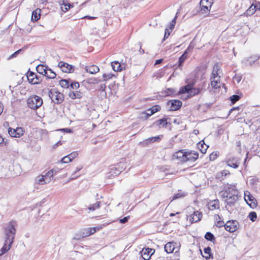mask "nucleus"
I'll return each mask as SVG.
<instances>
[{
    "label": "nucleus",
    "mask_w": 260,
    "mask_h": 260,
    "mask_svg": "<svg viewBox=\"0 0 260 260\" xmlns=\"http://www.w3.org/2000/svg\"><path fill=\"white\" fill-rule=\"evenodd\" d=\"M222 198H226L225 200L228 205L233 206L238 199V191L235 185H230L225 190L219 192Z\"/></svg>",
    "instance_id": "obj_1"
},
{
    "label": "nucleus",
    "mask_w": 260,
    "mask_h": 260,
    "mask_svg": "<svg viewBox=\"0 0 260 260\" xmlns=\"http://www.w3.org/2000/svg\"><path fill=\"white\" fill-rule=\"evenodd\" d=\"M16 225L17 223L15 221H11L6 225L5 229V240L6 242L13 244L16 234Z\"/></svg>",
    "instance_id": "obj_2"
},
{
    "label": "nucleus",
    "mask_w": 260,
    "mask_h": 260,
    "mask_svg": "<svg viewBox=\"0 0 260 260\" xmlns=\"http://www.w3.org/2000/svg\"><path fill=\"white\" fill-rule=\"evenodd\" d=\"M42 99L36 95L30 96L27 100V104L29 108L33 110H36L40 108L43 104Z\"/></svg>",
    "instance_id": "obj_3"
},
{
    "label": "nucleus",
    "mask_w": 260,
    "mask_h": 260,
    "mask_svg": "<svg viewBox=\"0 0 260 260\" xmlns=\"http://www.w3.org/2000/svg\"><path fill=\"white\" fill-rule=\"evenodd\" d=\"M48 96L55 104L61 103L64 99L63 94L54 89H51L48 91Z\"/></svg>",
    "instance_id": "obj_4"
},
{
    "label": "nucleus",
    "mask_w": 260,
    "mask_h": 260,
    "mask_svg": "<svg viewBox=\"0 0 260 260\" xmlns=\"http://www.w3.org/2000/svg\"><path fill=\"white\" fill-rule=\"evenodd\" d=\"M214 0H201L200 2L201 11L203 13L210 11Z\"/></svg>",
    "instance_id": "obj_5"
},
{
    "label": "nucleus",
    "mask_w": 260,
    "mask_h": 260,
    "mask_svg": "<svg viewBox=\"0 0 260 260\" xmlns=\"http://www.w3.org/2000/svg\"><path fill=\"white\" fill-rule=\"evenodd\" d=\"M244 200L251 208H254L256 207V200L248 191L244 192Z\"/></svg>",
    "instance_id": "obj_6"
},
{
    "label": "nucleus",
    "mask_w": 260,
    "mask_h": 260,
    "mask_svg": "<svg viewBox=\"0 0 260 260\" xmlns=\"http://www.w3.org/2000/svg\"><path fill=\"white\" fill-rule=\"evenodd\" d=\"M24 130L21 127H17L16 128L9 127L8 129V133L11 137L20 138L23 135Z\"/></svg>",
    "instance_id": "obj_7"
},
{
    "label": "nucleus",
    "mask_w": 260,
    "mask_h": 260,
    "mask_svg": "<svg viewBox=\"0 0 260 260\" xmlns=\"http://www.w3.org/2000/svg\"><path fill=\"white\" fill-rule=\"evenodd\" d=\"M193 46H191V44L187 48V49L185 50L182 55L179 58L177 63H176L175 66H176V68H179V69H182V66L184 61L187 58V54L188 52L192 50L193 48Z\"/></svg>",
    "instance_id": "obj_8"
},
{
    "label": "nucleus",
    "mask_w": 260,
    "mask_h": 260,
    "mask_svg": "<svg viewBox=\"0 0 260 260\" xmlns=\"http://www.w3.org/2000/svg\"><path fill=\"white\" fill-rule=\"evenodd\" d=\"M238 222L236 220L228 221L224 225L225 229L230 232L233 233L237 230Z\"/></svg>",
    "instance_id": "obj_9"
},
{
    "label": "nucleus",
    "mask_w": 260,
    "mask_h": 260,
    "mask_svg": "<svg viewBox=\"0 0 260 260\" xmlns=\"http://www.w3.org/2000/svg\"><path fill=\"white\" fill-rule=\"evenodd\" d=\"M155 252V249L152 248H143L141 251L142 258L145 260H149L153 254Z\"/></svg>",
    "instance_id": "obj_10"
},
{
    "label": "nucleus",
    "mask_w": 260,
    "mask_h": 260,
    "mask_svg": "<svg viewBox=\"0 0 260 260\" xmlns=\"http://www.w3.org/2000/svg\"><path fill=\"white\" fill-rule=\"evenodd\" d=\"M210 86L214 92H216L217 90L220 88L222 85L220 82V78H210ZM224 86V84H223Z\"/></svg>",
    "instance_id": "obj_11"
},
{
    "label": "nucleus",
    "mask_w": 260,
    "mask_h": 260,
    "mask_svg": "<svg viewBox=\"0 0 260 260\" xmlns=\"http://www.w3.org/2000/svg\"><path fill=\"white\" fill-rule=\"evenodd\" d=\"M167 105L170 106L171 111H176L179 109L182 106V102L179 100H172L168 102Z\"/></svg>",
    "instance_id": "obj_12"
},
{
    "label": "nucleus",
    "mask_w": 260,
    "mask_h": 260,
    "mask_svg": "<svg viewBox=\"0 0 260 260\" xmlns=\"http://www.w3.org/2000/svg\"><path fill=\"white\" fill-rule=\"evenodd\" d=\"M58 66L64 73H71L74 71V67L72 65L63 61H60Z\"/></svg>",
    "instance_id": "obj_13"
},
{
    "label": "nucleus",
    "mask_w": 260,
    "mask_h": 260,
    "mask_svg": "<svg viewBox=\"0 0 260 260\" xmlns=\"http://www.w3.org/2000/svg\"><path fill=\"white\" fill-rule=\"evenodd\" d=\"M198 154L194 151H186L185 153L184 162H194L198 158Z\"/></svg>",
    "instance_id": "obj_14"
},
{
    "label": "nucleus",
    "mask_w": 260,
    "mask_h": 260,
    "mask_svg": "<svg viewBox=\"0 0 260 260\" xmlns=\"http://www.w3.org/2000/svg\"><path fill=\"white\" fill-rule=\"evenodd\" d=\"M205 87V84L204 82L199 85L197 88H192L190 86V95L194 96L201 93L204 90Z\"/></svg>",
    "instance_id": "obj_15"
},
{
    "label": "nucleus",
    "mask_w": 260,
    "mask_h": 260,
    "mask_svg": "<svg viewBox=\"0 0 260 260\" xmlns=\"http://www.w3.org/2000/svg\"><path fill=\"white\" fill-rule=\"evenodd\" d=\"M202 213L199 211H194L193 213L188 216L187 219L191 222H197L201 219Z\"/></svg>",
    "instance_id": "obj_16"
},
{
    "label": "nucleus",
    "mask_w": 260,
    "mask_h": 260,
    "mask_svg": "<svg viewBox=\"0 0 260 260\" xmlns=\"http://www.w3.org/2000/svg\"><path fill=\"white\" fill-rule=\"evenodd\" d=\"M221 73V67L218 63H215L213 67L212 76L210 78H220Z\"/></svg>",
    "instance_id": "obj_17"
},
{
    "label": "nucleus",
    "mask_w": 260,
    "mask_h": 260,
    "mask_svg": "<svg viewBox=\"0 0 260 260\" xmlns=\"http://www.w3.org/2000/svg\"><path fill=\"white\" fill-rule=\"evenodd\" d=\"M208 208L211 211L219 209V201L217 199L210 200L208 202Z\"/></svg>",
    "instance_id": "obj_18"
},
{
    "label": "nucleus",
    "mask_w": 260,
    "mask_h": 260,
    "mask_svg": "<svg viewBox=\"0 0 260 260\" xmlns=\"http://www.w3.org/2000/svg\"><path fill=\"white\" fill-rule=\"evenodd\" d=\"M126 168V164L123 162H120L116 166L112 168V170H116V172H114V174L115 175H119L122 171H123Z\"/></svg>",
    "instance_id": "obj_19"
},
{
    "label": "nucleus",
    "mask_w": 260,
    "mask_h": 260,
    "mask_svg": "<svg viewBox=\"0 0 260 260\" xmlns=\"http://www.w3.org/2000/svg\"><path fill=\"white\" fill-rule=\"evenodd\" d=\"M186 151L184 150H180L173 154V158L180 161V162H184Z\"/></svg>",
    "instance_id": "obj_20"
},
{
    "label": "nucleus",
    "mask_w": 260,
    "mask_h": 260,
    "mask_svg": "<svg viewBox=\"0 0 260 260\" xmlns=\"http://www.w3.org/2000/svg\"><path fill=\"white\" fill-rule=\"evenodd\" d=\"M177 14H178V13H176V15L175 17L172 20L171 24L170 25V28H166L164 37V40H165L167 38H168V37L170 36V34L171 32L172 31V29L174 28V26L176 24V19L177 18Z\"/></svg>",
    "instance_id": "obj_21"
},
{
    "label": "nucleus",
    "mask_w": 260,
    "mask_h": 260,
    "mask_svg": "<svg viewBox=\"0 0 260 260\" xmlns=\"http://www.w3.org/2000/svg\"><path fill=\"white\" fill-rule=\"evenodd\" d=\"M226 162L229 166L233 168H238L240 164L239 160L236 157L229 158Z\"/></svg>",
    "instance_id": "obj_22"
},
{
    "label": "nucleus",
    "mask_w": 260,
    "mask_h": 260,
    "mask_svg": "<svg viewBox=\"0 0 260 260\" xmlns=\"http://www.w3.org/2000/svg\"><path fill=\"white\" fill-rule=\"evenodd\" d=\"M85 69L87 72L91 74H95L99 72L100 71L99 68L95 65L86 66Z\"/></svg>",
    "instance_id": "obj_23"
},
{
    "label": "nucleus",
    "mask_w": 260,
    "mask_h": 260,
    "mask_svg": "<svg viewBox=\"0 0 260 260\" xmlns=\"http://www.w3.org/2000/svg\"><path fill=\"white\" fill-rule=\"evenodd\" d=\"M69 97L73 100L78 99H80L83 96V93L80 91L70 92L69 94Z\"/></svg>",
    "instance_id": "obj_24"
},
{
    "label": "nucleus",
    "mask_w": 260,
    "mask_h": 260,
    "mask_svg": "<svg viewBox=\"0 0 260 260\" xmlns=\"http://www.w3.org/2000/svg\"><path fill=\"white\" fill-rule=\"evenodd\" d=\"M47 184L46 183L43 175H39L37 176L35 179V185H45Z\"/></svg>",
    "instance_id": "obj_25"
},
{
    "label": "nucleus",
    "mask_w": 260,
    "mask_h": 260,
    "mask_svg": "<svg viewBox=\"0 0 260 260\" xmlns=\"http://www.w3.org/2000/svg\"><path fill=\"white\" fill-rule=\"evenodd\" d=\"M175 243L173 242H168L165 245V250L167 253H172L175 249Z\"/></svg>",
    "instance_id": "obj_26"
},
{
    "label": "nucleus",
    "mask_w": 260,
    "mask_h": 260,
    "mask_svg": "<svg viewBox=\"0 0 260 260\" xmlns=\"http://www.w3.org/2000/svg\"><path fill=\"white\" fill-rule=\"evenodd\" d=\"M111 66L113 70L115 72H119L122 70V66L117 61H112L111 62Z\"/></svg>",
    "instance_id": "obj_27"
},
{
    "label": "nucleus",
    "mask_w": 260,
    "mask_h": 260,
    "mask_svg": "<svg viewBox=\"0 0 260 260\" xmlns=\"http://www.w3.org/2000/svg\"><path fill=\"white\" fill-rule=\"evenodd\" d=\"M12 244H10L9 242H6V240H5L4 246L0 250V256L3 255L10 249Z\"/></svg>",
    "instance_id": "obj_28"
},
{
    "label": "nucleus",
    "mask_w": 260,
    "mask_h": 260,
    "mask_svg": "<svg viewBox=\"0 0 260 260\" xmlns=\"http://www.w3.org/2000/svg\"><path fill=\"white\" fill-rule=\"evenodd\" d=\"M259 58L256 55H254L250 57L249 58H247L244 59L243 61L246 64L252 65L256 60H257Z\"/></svg>",
    "instance_id": "obj_29"
},
{
    "label": "nucleus",
    "mask_w": 260,
    "mask_h": 260,
    "mask_svg": "<svg viewBox=\"0 0 260 260\" xmlns=\"http://www.w3.org/2000/svg\"><path fill=\"white\" fill-rule=\"evenodd\" d=\"M96 232L95 228H91L85 229L82 234L83 237L89 236Z\"/></svg>",
    "instance_id": "obj_30"
},
{
    "label": "nucleus",
    "mask_w": 260,
    "mask_h": 260,
    "mask_svg": "<svg viewBox=\"0 0 260 260\" xmlns=\"http://www.w3.org/2000/svg\"><path fill=\"white\" fill-rule=\"evenodd\" d=\"M156 123L160 127H167L168 125H171L170 122L167 121V119L166 118H162L156 121Z\"/></svg>",
    "instance_id": "obj_31"
},
{
    "label": "nucleus",
    "mask_w": 260,
    "mask_h": 260,
    "mask_svg": "<svg viewBox=\"0 0 260 260\" xmlns=\"http://www.w3.org/2000/svg\"><path fill=\"white\" fill-rule=\"evenodd\" d=\"M256 11L255 7H254V4H252L250 7L243 14L244 16H249L252 15Z\"/></svg>",
    "instance_id": "obj_32"
},
{
    "label": "nucleus",
    "mask_w": 260,
    "mask_h": 260,
    "mask_svg": "<svg viewBox=\"0 0 260 260\" xmlns=\"http://www.w3.org/2000/svg\"><path fill=\"white\" fill-rule=\"evenodd\" d=\"M36 70L40 74L45 75L46 74L47 68L43 64H39L37 67Z\"/></svg>",
    "instance_id": "obj_33"
},
{
    "label": "nucleus",
    "mask_w": 260,
    "mask_h": 260,
    "mask_svg": "<svg viewBox=\"0 0 260 260\" xmlns=\"http://www.w3.org/2000/svg\"><path fill=\"white\" fill-rule=\"evenodd\" d=\"M198 147L202 153H205L208 148V146L205 144L204 142H200L198 144Z\"/></svg>",
    "instance_id": "obj_34"
},
{
    "label": "nucleus",
    "mask_w": 260,
    "mask_h": 260,
    "mask_svg": "<svg viewBox=\"0 0 260 260\" xmlns=\"http://www.w3.org/2000/svg\"><path fill=\"white\" fill-rule=\"evenodd\" d=\"M43 177L45 178L46 183L47 184L50 183L52 179L53 178L52 171H48L45 175H43Z\"/></svg>",
    "instance_id": "obj_35"
},
{
    "label": "nucleus",
    "mask_w": 260,
    "mask_h": 260,
    "mask_svg": "<svg viewBox=\"0 0 260 260\" xmlns=\"http://www.w3.org/2000/svg\"><path fill=\"white\" fill-rule=\"evenodd\" d=\"M40 11L41 10L38 9L32 12L31 19L33 21H36L39 19L40 17Z\"/></svg>",
    "instance_id": "obj_36"
},
{
    "label": "nucleus",
    "mask_w": 260,
    "mask_h": 260,
    "mask_svg": "<svg viewBox=\"0 0 260 260\" xmlns=\"http://www.w3.org/2000/svg\"><path fill=\"white\" fill-rule=\"evenodd\" d=\"M45 76L48 79H54L56 76V74L52 70L49 69L47 70L46 74H45Z\"/></svg>",
    "instance_id": "obj_37"
},
{
    "label": "nucleus",
    "mask_w": 260,
    "mask_h": 260,
    "mask_svg": "<svg viewBox=\"0 0 260 260\" xmlns=\"http://www.w3.org/2000/svg\"><path fill=\"white\" fill-rule=\"evenodd\" d=\"M70 80L62 79L59 81V85L63 88H68L70 87Z\"/></svg>",
    "instance_id": "obj_38"
},
{
    "label": "nucleus",
    "mask_w": 260,
    "mask_h": 260,
    "mask_svg": "<svg viewBox=\"0 0 260 260\" xmlns=\"http://www.w3.org/2000/svg\"><path fill=\"white\" fill-rule=\"evenodd\" d=\"M36 74L32 72H28L27 74V78L28 82L33 84L34 80H35V77Z\"/></svg>",
    "instance_id": "obj_39"
},
{
    "label": "nucleus",
    "mask_w": 260,
    "mask_h": 260,
    "mask_svg": "<svg viewBox=\"0 0 260 260\" xmlns=\"http://www.w3.org/2000/svg\"><path fill=\"white\" fill-rule=\"evenodd\" d=\"M100 202H96L95 204L90 205L89 207H88V209L90 211H93L95 209L99 208L100 207Z\"/></svg>",
    "instance_id": "obj_40"
},
{
    "label": "nucleus",
    "mask_w": 260,
    "mask_h": 260,
    "mask_svg": "<svg viewBox=\"0 0 260 260\" xmlns=\"http://www.w3.org/2000/svg\"><path fill=\"white\" fill-rule=\"evenodd\" d=\"M61 8L63 11L67 12L68 11L71 7H73V5L70 4H67L63 1V4H62Z\"/></svg>",
    "instance_id": "obj_41"
},
{
    "label": "nucleus",
    "mask_w": 260,
    "mask_h": 260,
    "mask_svg": "<svg viewBox=\"0 0 260 260\" xmlns=\"http://www.w3.org/2000/svg\"><path fill=\"white\" fill-rule=\"evenodd\" d=\"M61 8L63 11L67 12L68 11L71 7H73V5L70 4H67L63 1V4H62Z\"/></svg>",
    "instance_id": "obj_42"
},
{
    "label": "nucleus",
    "mask_w": 260,
    "mask_h": 260,
    "mask_svg": "<svg viewBox=\"0 0 260 260\" xmlns=\"http://www.w3.org/2000/svg\"><path fill=\"white\" fill-rule=\"evenodd\" d=\"M160 106L159 105H155L153 106L152 108H150V110H151L150 114H153L156 112L159 111L160 110Z\"/></svg>",
    "instance_id": "obj_43"
},
{
    "label": "nucleus",
    "mask_w": 260,
    "mask_h": 260,
    "mask_svg": "<svg viewBox=\"0 0 260 260\" xmlns=\"http://www.w3.org/2000/svg\"><path fill=\"white\" fill-rule=\"evenodd\" d=\"M70 87L73 89H77L79 87V83L77 82L70 81Z\"/></svg>",
    "instance_id": "obj_44"
},
{
    "label": "nucleus",
    "mask_w": 260,
    "mask_h": 260,
    "mask_svg": "<svg viewBox=\"0 0 260 260\" xmlns=\"http://www.w3.org/2000/svg\"><path fill=\"white\" fill-rule=\"evenodd\" d=\"M42 76L41 75H35V80H34L33 84H38L42 81Z\"/></svg>",
    "instance_id": "obj_45"
},
{
    "label": "nucleus",
    "mask_w": 260,
    "mask_h": 260,
    "mask_svg": "<svg viewBox=\"0 0 260 260\" xmlns=\"http://www.w3.org/2000/svg\"><path fill=\"white\" fill-rule=\"evenodd\" d=\"M205 238L207 240L210 241H212L213 240H214V235L210 232H207L205 236Z\"/></svg>",
    "instance_id": "obj_46"
},
{
    "label": "nucleus",
    "mask_w": 260,
    "mask_h": 260,
    "mask_svg": "<svg viewBox=\"0 0 260 260\" xmlns=\"http://www.w3.org/2000/svg\"><path fill=\"white\" fill-rule=\"evenodd\" d=\"M249 219L252 221H255L257 218V215L255 212H251L248 215Z\"/></svg>",
    "instance_id": "obj_47"
},
{
    "label": "nucleus",
    "mask_w": 260,
    "mask_h": 260,
    "mask_svg": "<svg viewBox=\"0 0 260 260\" xmlns=\"http://www.w3.org/2000/svg\"><path fill=\"white\" fill-rule=\"evenodd\" d=\"M231 101L233 104L235 103L240 99V96L238 95H233L230 98Z\"/></svg>",
    "instance_id": "obj_48"
},
{
    "label": "nucleus",
    "mask_w": 260,
    "mask_h": 260,
    "mask_svg": "<svg viewBox=\"0 0 260 260\" xmlns=\"http://www.w3.org/2000/svg\"><path fill=\"white\" fill-rule=\"evenodd\" d=\"M71 157H69V156L68 155L64 157H63L61 160V162L62 163H68L72 161V160L70 158Z\"/></svg>",
    "instance_id": "obj_49"
},
{
    "label": "nucleus",
    "mask_w": 260,
    "mask_h": 260,
    "mask_svg": "<svg viewBox=\"0 0 260 260\" xmlns=\"http://www.w3.org/2000/svg\"><path fill=\"white\" fill-rule=\"evenodd\" d=\"M113 75L109 74H104L103 77L104 78V81H106L110 79H111L113 77Z\"/></svg>",
    "instance_id": "obj_50"
},
{
    "label": "nucleus",
    "mask_w": 260,
    "mask_h": 260,
    "mask_svg": "<svg viewBox=\"0 0 260 260\" xmlns=\"http://www.w3.org/2000/svg\"><path fill=\"white\" fill-rule=\"evenodd\" d=\"M190 86H191V85H188L182 88V92H183V93L186 92V93H188L190 94Z\"/></svg>",
    "instance_id": "obj_51"
},
{
    "label": "nucleus",
    "mask_w": 260,
    "mask_h": 260,
    "mask_svg": "<svg viewBox=\"0 0 260 260\" xmlns=\"http://www.w3.org/2000/svg\"><path fill=\"white\" fill-rule=\"evenodd\" d=\"M161 137H162V136H156V137H151V138H150L148 139V141H150L151 142H155V141H157L159 140H160L161 139Z\"/></svg>",
    "instance_id": "obj_52"
},
{
    "label": "nucleus",
    "mask_w": 260,
    "mask_h": 260,
    "mask_svg": "<svg viewBox=\"0 0 260 260\" xmlns=\"http://www.w3.org/2000/svg\"><path fill=\"white\" fill-rule=\"evenodd\" d=\"M215 224H216V226H217L218 228L222 227V226H224V225H225L224 221L223 220H222L221 219L219 220L218 221H217L216 222H215Z\"/></svg>",
    "instance_id": "obj_53"
},
{
    "label": "nucleus",
    "mask_w": 260,
    "mask_h": 260,
    "mask_svg": "<svg viewBox=\"0 0 260 260\" xmlns=\"http://www.w3.org/2000/svg\"><path fill=\"white\" fill-rule=\"evenodd\" d=\"M210 252H211V248L209 247L205 248L204 249V252H205V253H206V254L208 255L205 256V257L206 258H209L210 257Z\"/></svg>",
    "instance_id": "obj_54"
},
{
    "label": "nucleus",
    "mask_w": 260,
    "mask_h": 260,
    "mask_svg": "<svg viewBox=\"0 0 260 260\" xmlns=\"http://www.w3.org/2000/svg\"><path fill=\"white\" fill-rule=\"evenodd\" d=\"M186 196V194L185 193H178L177 194H176L173 198V199L172 200H175V199H178V198H181V197H184Z\"/></svg>",
    "instance_id": "obj_55"
},
{
    "label": "nucleus",
    "mask_w": 260,
    "mask_h": 260,
    "mask_svg": "<svg viewBox=\"0 0 260 260\" xmlns=\"http://www.w3.org/2000/svg\"><path fill=\"white\" fill-rule=\"evenodd\" d=\"M78 152L76 151V152H72L68 155L70 157H71L70 158L72 160V159H73L74 158L78 156Z\"/></svg>",
    "instance_id": "obj_56"
},
{
    "label": "nucleus",
    "mask_w": 260,
    "mask_h": 260,
    "mask_svg": "<svg viewBox=\"0 0 260 260\" xmlns=\"http://www.w3.org/2000/svg\"><path fill=\"white\" fill-rule=\"evenodd\" d=\"M165 92L166 95H170L174 92V90L172 88H168L165 91Z\"/></svg>",
    "instance_id": "obj_57"
},
{
    "label": "nucleus",
    "mask_w": 260,
    "mask_h": 260,
    "mask_svg": "<svg viewBox=\"0 0 260 260\" xmlns=\"http://www.w3.org/2000/svg\"><path fill=\"white\" fill-rule=\"evenodd\" d=\"M217 156L216 152L212 153L209 156V159L210 160H213L216 158Z\"/></svg>",
    "instance_id": "obj_58"
},
{
    "label": "nucleus",
    "mask_w": 260,
    "mask_h": 260,
    "mask_svg": "<svg viewBox=\"0 0 260 260\" xmlns=\"http://www.w3.org/2000/svg\"><path fill=\"white\" fill-rule=\"evenodd\" d=\"M128 219H129V216H127L124 217L122 219H120L119 220V222L121 223H125L128 221Z\"/></svg>",
    "instance_id": "obj_59"
},
{
    "label": "nucleus",
    "mask_w": 260,
    "mask_h": 260,
    "mask_svg": "<svg viewBox=\"0 0 260 260\" xmlns=\"http://www.w3.org/2000/svg\"><path fill=\"white\" fill-rule=\"evenodd\" d=\"M21 50H22L21 49H19V50L16 51V52H15L13 54H12L10 56V58H13V57H16L17 55L21 51Z\"/></svg>",
    "instance_id": "obj_60"
},
{
    "label": "nucleus",
    "mask_w": 260,
    "mask_h": 260,
    "mask_svg": "<svg viewBox=\"0 0 260 260\" xmlns=\"http://www.w3.org/2000/svg\"><path fill=\"white\" fill-rule=\"evenodd\" d=\"M233 79L237 83H239L241 80V77L240 76L235 75L233 78Z\"/></svg>",
    "instance_id": "obj_61"
},
{
    "label": "nucleus",
    "mask_w": 260,
    "mask_h": 260,
    "mask_svg": "<svg viewBox=\"0 0 260 260\" xmlns=\"http://www.w3.org/2000/svg\"><path fill=\"white\" fill-rule=\"evenodd\" d=\"M254 7H255L256 11H260V2H256L255 4H254Z\"/></svg>",
    "instance_id": "obj_62"
},
{
    "label": "nucleus",
    "mask_w": 260,
    "mask_h": 260,
    "mask_svg": "<svg viewBox=\"0 0 260 260\" xmlns=\"http://www.w3.org/2000/svg\"><path fill=\"white\" fill-rule=\"evenodd\" d=\"M50 171H52V176L54 177V175H55L57 173H58V169H55L53 168Z\"/></svg>",
    "instance_id": "obj_63"
},
{
    "label": "nucleus",
    "mask_w": 260,
    "mask_h": 260,
    "mask_svg": "<svg viewBox=\"0 0 260 260\" xmlns=\"http://www.w3.org/2000/svg\"><path fill=\"white\" fill-rule=\"evenodd\" d=\"M6 145V142L4 141V139L0 135V145Z\"/></svg>",
    "instance_id": "obj_64"
}]
</instances>
